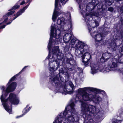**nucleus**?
<instances>
[{
    "label": "nucleus",
    "mask_w": 123,
    "mask_h": 123,
    "mask_svg": "<svg viewBox=\"0 0 123 123\" xmlns=\"http://www.w3.org/2000/svg\"><path fill=\"white\" fill-rule=\"evenodd\" d=\"M53 54L52 56H49L46 58H49V62L48 64V67L49 71L51 72L50 73L51 78H50L51 80L52 85L56 89L57 92H61L62 94H71L73 93L74 90V86L72 82H68V84L65 85L63 88L62 87V84L59 80V77L60 80L62 82H64V79L60 75L61 73L63 74L66 75L67 74V71L64 68H61L59 70V74L56 75L55 74L54 67L55 62L57 66L56 69H58L60 66L59 60H61L63 57V55L61 52L58 46L54 47L52 50Z\"/></svg>",
    "instance_id": "f257e3e1"
},
{
    "label": "nucleus",
    "mask_w": 123,
    "mask_h": 123,
    "mask_svg": "<svg viewBox=\"0 0 123 123\" xmlns=\"http://www.w3.org/2000/svg\"><path fill=\"white\" fill-rule=\"evenodd\" d=\"M86 91L93 92L96 93L102 92L104 94L105 92L102 90L89 87L80 88L78 89V93L76 96L75 100L81 103V108L82 112L83 115H85L86 116L90 115L92 113L95 114L97 112L95 107L82 101V100L85 101H91L93 99L94 95L87 93L86 92Z\"/></svg>",
    "instance_id": "f03ea898"
},
{
    "label": "nucleus",
    "mask_w": 123,
    "mask_h": 123,
    "mask_svg": "<svg viewBox=\"0 0 123 123\" xmlns=\"http://www.w3.org/2000/svg\"><path fill=\"white\" fill-rule=\"evenodd\" d=\"M18 74H17L14 75L9 80L7 84V87L6 89H5L4 86L0 87L2 92V94L0 98L1 100L5 109L9 114L12 113V104H18L19 102V98L16 95L12 93L10 94L8 99H5V98L9 93L12 92L15 89L16 86V83L14 82L12 83L11 82L15 80Z\"/></svg>",
    "instance_id": "7ed1b4c3"
},
{
    "label": "nucleus",
    "mask_w": 123,
    "mask_h": 123,
    "mask_svg": "<svg viewBox=\"0 0 123 123\" xmlns=\"http://www.w3.org/2000/svg\"><path fill=\"white\" fill-rule=\"evenodd\" d=\"M58 0H55V7L54 10L53 15L52 19L53 21H55L57 17L59 15L60 12L57 11L56 10H60L61 7V4L60 3L58 4ZM76 1L79 6V8L80 9V12L83 17L85 19V21L86 23L87 26L89 30V28L91 29L93 28L97 27L99 25V24L97 21H95L92 20V17L87 14L86 12V8H87V7H86L85 4H82V5L80 4V2L82 0H76Z\"/></svg>",
    "instance_id": "20e7f679"
},
{
    "label": "nucleus",
    "mask_w": 123,
    "mask_h": 123,
    "mask_svg": "<svg viewBox=\"0 0 123 123\" xmlns=\"http://www.w3.org/2000/svg\"><path fill=\"white\" fill-rule=\"evenodd\" d=\"M75 104L72 102L65 108V110L61 112L57 117L56 118L53 123H75L76 121L74 118L75 117H78L77 113L75 111L74 108Z\"/></svg>",
    "instance_id": "39448f33"
},
{
    "label": "nucleus",
    "mask_w": 123,
    "mask_h": 123,
    "mask_svg": "<svg viewBox=\"0 0 123 123\" xmlns=\"http://www.w3.org/2000/svg\"><path fill=\"white\" fill-rule=\"evenodd\" d=\"M122 58V57H119L118 60H117L114 59L113 60L114 62L112 63L108 64V65L105 66L104 63L101 64L99 66L96 63H91L90 64L91 73L92 74H95L98 70L101 71H103L104 70L109 72L110 71L118 70L117 63H123V61L121 59Z\"/></svg>",
    "instance_id": "423d86ee"
},
{
    "label": "nucleus",
    "mask_w": 123,
    "mask_h": 123,
    "mask_svg": "<svg viewBox=\"0 0 123 123\" xmlns=\"http://www.w3.org/2000/svg\"><path fill=\"white\" fill-rule=\"evenodd\" d=\"M52 25L51 28V32L50 35V37L49 43H48V48L49 50V54L52 46V44H59L62 41V39L60 36V31L57 29Z\"/></svg>",
    "instance_id": "0eeeda50"
},
{
    "label": "nucleus",
    "mask_w": 123,
    "mask_h": 123,
    "mask_svg": "<svg viewBox=\"0 0 123 123\" xmlns=\"http://www.w3.org/2000/svg\"><path fill=\"white\" fill-rule=\"evenodd\" d=\"M76 41L75 39L72 37L69 45L70 47L75 48L76 53L80 55L88 50V47L86 43L81 41Z\"/></svg>",
    "instance_id": "6e6552de"
},
{
    "label": "nucleus",
    "mask_w": 123,
    "mask_h": 123,
    "mask_svg": "<svg viewBox=\"0 0 123 123\" xmlns=\"http://www.w3.org/2000/svg\"><path fill=\"white\" fill-rule=\"evenodd\" d=\"M89 28V32L92 36L94 38L96 41L100 42L102 41L105 36L102 33H99L95 31L93 28L91 29Z\"/></svg>",
    "instance_id": "1a4fd4ad"
},
{
    "label": "nucleus",
    "mask_w": 123,
    "mask_h": 123,
    "mask_svg": "<svg viewBox=\"0 0 123 123\" xmlns=\"http://www.w3.org/2000/svg\"><path fill=\"white\" fill-rule=\"evenodd\" d=\"M30 4V3H29L28 5H27L26 6H25L22 9H21L20 11L18 12L15 15V17L13 18L12 19V21L9 22L7 23H6V25H3L1 26H0V29L4 28L5 26L6 25H7L9 24H10L12 22V21L16 18L18 17L19 15H21L24 12L25 9H26L28 7V6H29Z\"/></svg>",
    "instance_id": "9d476101"
},
{
    "label": "nucleus",
    "mask_w": 123,
    "mask_h": 123,
    "mask_svg": "<svg viewBox=\"0 0 123 123\" xmlns=\"http://www.w3.org/2000/svg\"><path fill=\"white\" fill-rule=\"evenodd\" d=\"M90 58L91 55L88 52L86 53L82 56L83 62L85 64L87 65Z\"/></svg>",
    "instance_id": "9b49d317"
},
{
    "label": "nucleus",
    "mask_w": 123,
    "mask_h": 123,
    "mask_svg": "<svg viewBox=\"0 0 123 123\" xmlns=\"http://www.w3.org/2000/svg\"><path fill=\"white\" fill-rule=\"evenodd\" d=\"M73 36L72 32H70V33H67L64 35L63 40L65 42L68 43L72 38Z\"/></svg>",
    "instance_id": "f8f14e48"
},
{
    "label": "nucleus",
    "mask_w": 123,
    "mask_h": 123,
    "mask_svg": "<svg viewBox=\"0 0 123 123\" xmlns=\"http://www.w3.org/2000/svg\"><path fill=\"white\" fill-rule=\"evenodd\" d=\"M111 54L108 53H104L102 55V56L100 59L101 62H105L110 58Z\"/></svg>",
    "instance_id": "ddd939ff"
},
{
    "label": "nucleus",
    "mask_w": 123,
    "mask_h": 123,
    "mask_svg": "<svg viewBox=\"0 0 123 123\" xmlns=\"http://www.w3.org/2000/svg\"><path fill=\"white\" fill-rule=\"evenodd\" d=\"M14 11H12L10 12H9L7 14H6V15L4 16V18H5L4 20L2 22L0 23V25L2 24H4L5 23L7 22L8 18V17L9 16L12 15L14 13Z\"/></svg>",
    "instance_id": "4468645a"
},
{
    "label": "nucleus",
    "mask_w": 123,
    "mask_h": 123,
    "mask_svg": "<svg viewBox=\"0 0 123 123\" xmlns=\"http://www.w3.org/2000/svg\"><path fill=\"white\" fill-rule=\"evenodd\" d=\"M102 100V98L98 95L94 96V97L92 100L93 101H97L98 103L101 102Z\"/></svg>",
    "instance_id": "2eb2a0df"
},
{
    "label": "nucleus",
    "mask_w": 123,
    "mask_h": 123,
    "mask_svg": "<svg viewBox=\"0 0 123 123\" xmlns=\"http://www.w3.org/2000/svg\"><path fill=\"white\" fill-rule=\"evenodd\" d=\"M65 19L63 18H59L57 20V23L58 24L60 25L61 24H64L65 23Z\"/></svg>",
    "instance_id": "dca6fc26"
},
{
    "label": "nucleus",
    "mask_w": 123,
    "mask_h": 123,
    "mask_svg": "<svg viewBox=\"0 0 123 123\" xmlns=\"http://www.w3.org/2000/svg\"><path fill=\"white\" fill-rule=\"evenodd\" d=\"M68 28L67 29H66V26H65L63 29L64 31H69L71 32L72 31V25L71 23L68 25Z\"/></svg>",
    "instance_id": "f3484780"
},
{
    "label": "nucleus",
    "mask_w": 123,
    "mask_h": 123,
    "mask_svg": "<svg viewBox=\"0 0 123 123\" xmlns=\"http://www.w3.org/2000/svg\"><path fill=\"white\" fill-rule=\"evenodd\" d=\"M28 106V105H27L26 107L23 110V111H24V112L23 113L22 115H21L19 116H18L17 117V118H18V117H21L23 116V115H25L26 113H27L28 111L30 110L31 109V108L29 107L28 109H27V107Z\"/></svg>",
    "instance_id": "a211bd4d"
},
{
    "label": "nucleus",
    "mask_w": 123,
    "mask_h": 123,
    "mask_svg": "<svg viewBox=\"0 0 123 123\" xmlns=\"http://www.w3.org/2000/svg\"><path fill=\"white\" fill-rule=\"evenodd\" d=\"M102 2L105 1V3H106V4H107L109 5H111V4L113 3V0H101Z\"/></svg>",
    "instance_id": "6ab92c4d"
},
{
    "label": "nucleus",
    "mask_w": 123,
    "mask_h": 123,
    "mask_svg": "<svg viewBox=\"0 0 123 123\" xmlns=\"http://www.w3.org/2000/svg\"><path fill=\"white\" fill-rule=\"evenodd\" d=\"M97 117L99 119H102V117L103 115V114L100 112H99L97 113Z\"/></svg>",
    "instance_id": "aec40b11"
},
{
    "label": "nucleus",
    "mask_w": 123,
    "mask_h": 123,
    "mask_svg": "<svg viewBox=\"0 0 123 123\" xmlns=\"http://www.w3.org/2000/svg\"><path fill=\"white\" fill-rule=\"evenodd\" d=\"M111 48L114 50H116L117 46L115 43H113L111 44Z\"/></svg>",
    "instance_id": "412c9836"
},
{
    "label": "nucleus",
    "mask_w": 123,
    "mask_h": 123,
    "mask_svg": "<svg viewBox=\"0 0 123 123\" xmlns=\"http://www.w3.org/2000/svg\"><path fill=\"white\" fill-rule=\"evenodd\" d=\"M119 51L122 55H123V46L119 48Z\"/></svg>",
    "instance_id": "4be33fe9"
},
{
    "label": "nucleus",
    "mask_w": 123,
    "mask_h": 123,
    "mask_svg": "<svg viewBox=\"0 0 123 123\" xmlns=\"http://www.w3.org/2000/svg\"><path fill=\"white\" fill-rule=\"evenodd\" d=\"M20 6L16 4L12 8L13 9L15 10L18 8Z\"/></svg>",
    "instance_id": "5701e85b"
},
{
    "label": "nucleus",
    "mask_w": 123,
    "mask_h": 123,
    "mask_svg": "<svg viewBox=\"0 0 123 123\" xmlns=\"http://www.w3.org/2000/svg\"><path fill=\"white\" fill-rule=\"evenodd\" d=\"M122 121L121 120H116L112 122V123H121Z\"/></svg>",
    "instance_id": "b1692460"
},
{
    "label": "nucleus",
    "mask_w": 123,
    "mask_h": 123,
    "mask_svg": "<svg viewBox=\"0 0 123 123\" xmlns=\"http://www.w3.org/2000/svg\"><path fill=\"white\" fill-rule=\"evenodd\" d=\"M68 0H61V2L62 3V5L65 4L66 2Z\"/></svg>",
    "instance_id": "393cba45"
},
{
    "label": "nucleus",
    "mask_w": 123,
    "mask_h": 123,
    "mask_svg": "<svg viewBox=\"0 0 123 123\" xmlns=\"http://www.w3.org/2000/svg\"><path fill=\"white\" fill-rule=\"evenodd\" d=\"M66 16L68 17V19H70L71 18V15L70 13L68 12Z\"/></svg>",
    "instance_id": "a878e982"
},
{
    "label": "nucleus",
    "mask_w": 123,
    "mask_h": 123,
    "mask_svg": "<svg viewBox=\"0 0 123 123\" xmlns=\"http://www.w3.org/2000/svg\"><path fill=\"white\" fill-rule=\"evenodd\" d=\"M114 10L113 8L112 7H110L108 8V10L110 12H112Z\"/></svg>",
    "instance_id": "bb28decb"
},
{
    "label": "nucleus",
    "mask_w": 123,
    "mask_h": 123,
    "mask_svg": "<svg viewBox=\"0 0 123 123\" xmlns=\"http://www.w3.org/2000/svg\"><path fill=\"white\" fill-rule=\"evenodd\" d=\"M69 63L70 65H73L75 63V61L74 60H71L70 61Z\"/></svg>",
    "instance_id": "cd10ccee"
},
{
    "label": "nucleus",
    "mask_w": 123,
    "mask_h": 123,
    "mask_svg": "<svg viewBox=\"0 0 123 123\" xmlns=\"http://www.w3.org/2000/svg\"><path fill=\"white\" fill-rule=\"evenodd\" d=\"M28 66H26L24 68L22 69V70L19 73V74H20L22 72H23L24 71V69H25L26 68V67H27Z\"/></svg>",
    "instance_id": "c85d7f7f"
},
{
    "label": "nucleus",
    "mask_w": 123,
    "mask_h": 123,
    "mask_svg": "<svg viewBox=\"0 0 123 123\" xmlns=\"http://www.w3.org/2000/svg\"><path fill=\"white\" fill-rule=\"evenodd\" d=\"M25 3V2L24 0H23L20 4V5H22Z\"/></svg>",
    "instance_id": "c756f323"
},
{
    "label": "nucleus",
    "mask_w": 123,
    "mask_h": 123,
    "mask_svg": "<svg viewBox=\"0 0 123 123\" xmlns=\"http://www.w3.org/2000/svg\"><path fill=\"white\" fill-rule=\"evenodd\" d=\"M92 119H91L90 120V122L89 121H88V122H87V123H94L93 122H92Z\"/></svg>",
    "instance_id": "7c9ffc66"
},
{
    "label": "nucleus",
    "mask_w": 123,
    "mask_h": 123,
    "mask_svg": "<svg viewBox=\"0 0 123 123\" xmlns=\"http://www.w3.org/2000/svg\"><path fill=\"white\" fill-rule=\"evenodd\" d=\"M122 71H123V69H122Z\"/></svg>",
    "instance_id": "2f4dec72"
},
{
    "label": "nucleus",
    "mask_w": 123,
    "mask_h": 123,
    "mask_svg": "<svg viewBox=\"0 0 123 123\" xmlns=\"http://www.w3.org/2000/svg\"><path fill=\"white\" fill-rule=\"evenodd\" d=\"M97 3L96 4H95V5H97Z\"/></svg>",
    "instance_id": "473e14b6"
},
{
    "label": "nucleus",
    "mask_w": 123,
    "mask_h": 123,
    "mask_svg": "<svg viewBox=\"0 0 123 123\" xmlns=\"http://www.w3.org/2000/svg\"><path fill=\"white\" fill-rule=\"evenodd\" d=\"M95 1V0H93V3H94V2H93V1Z\"/></svg>",
    "instance_id": "72a5a7b5"
},
{
    "label": "nucleus",
    "mask_w": 123,
    "mask_h": 123,
    "mask_svg": "<svg viewBox=\"0 0 123 123\" xmlns=\"http://www.w3.org/2000/svg\"><path fill=\"white\" fill-rule=\"evenodd\" d=\"M30 0H29V1H28L27 2H29Z\"/></svg>",
    "instance_id": "f704fd0d"
},
{
    "label": "nucleus",
    "mask_w": 123,
    "mask_h": 123,
    "mask_svg": "<svg viewBox=\"0 0 123 123\" xmlns=\"http://www.w3.org/2000/svg\"><path fill=\"white\" fill-rule=\"evenodd\" d=\"M118 1H121L122 0H118Z\"/></svg>",
    "instance_id": "c9c22d12"
},
{
    "label": "nucleus",
    "mask_w": 123,
    "mask_h": 123,
    "mask_svg": "<svg viewBox=\"0 0 123 123\" xmlns=\"http://www.w3.org/2000/svg\"><path fill=\"white\" fill-rule=\"evenodd\" d=\"M31 2V1H30V3Z\"/></svg>",
    "instance_id": "e433bc0d"
}]
</instances>
